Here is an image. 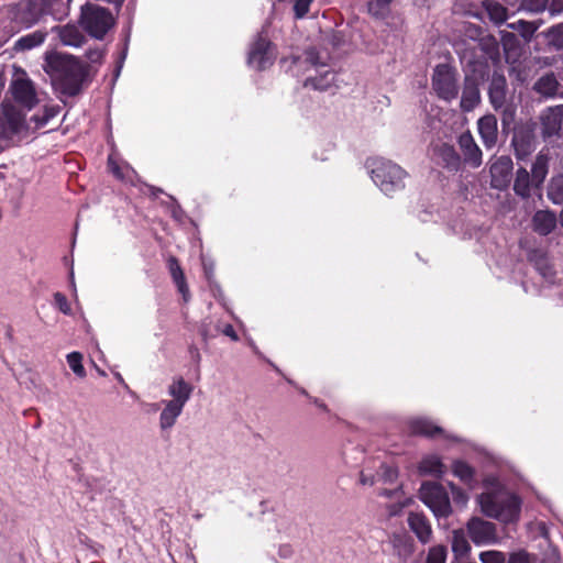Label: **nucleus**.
Returning a JSON list of instances; mask_svg holds the SVG:
<instances>
[{"instance_id": "1", "label": "nucleus", "mask_w": 563, "mask_h": 563, "mask_svg": "<svg viewBox=\"0 0 563 563\" xmlns=\"http://www.w3.org/2000/svg\"><path fill=\"white\" fill-rule=\"evenodd\" d=\"M43 69L49 75L52 81L59 85L62 91L69 96L80 92L90 71V67L78 58L56 52L46 54Z\"/></svg>"}, {"instance_id": "2", "label": "nucleus", "mask_w": 563, "mask_h": 563, "mask_svg": "<svg viewBox=\"0 0 563 563\" xmlns=\"http://www.w3.org/2000/svg\"><path fill=\"white\" fill-rule=\"evenodd\" d=\"M481 511L504 523L516 522L520 517L521 500L507 490H492L478 495Z\"/></svg>"}, {"instance_id": "3", "label": "nucleus", "mask_w": 563, "mask_h": 563, "mask_svg": "<svg viewBox=\"0 0 563 563\" xmlns=\"http://www.w3.org/2000/svg\"><path fill=\"white\" fill-rule=\"evenodd\" d=\"M407 173L397 164L383 158L375 159L372 179L386 195H391L405 187Z\"/></svg>"}, {"instance_id": "4", "label": "nucleus", "mask_w": 563, "mask_h": 563, "mask_svg": "<svg viewBox=\"0 0 563 563\" xmlns=\"http://www.w3.org/2000/svg\"><path fill=\"white\" fill-rule=\"evenodd\" d=\"M80 24L89 35L101 40L113 26L114 19L106 8L93 3H86L81 8Z\"/></svg>"}, {"instance_id": "5", "label": "nucleus", "mask_w": 563, "mask_h": 563, "mask_svg": "<svg viewBox=\"0 0 563 563\" xmlns=\"http://www.w3.org/2000/svg\"><path fill=\"white\" fill-rule=\"evenodd\" d=\"M488 97L492 107L496 111L501 112L503 124H509L515 119L516 109L511 103L508 102L507 80L501 73H493L488 88Z\"/></svg>"}, {"instance_id": "6", "label": "nucleus", "mask_w": 563, "mask_h": 563, "mask_svg": "<svg viewBox=\"0 0 563 563\" xmlns=\"http://www.w3.org/2000/svg\"><path fill=\"white\" fill-rule=\"evenodd\" d=\"M420 499L430 508L435 517H449L452 507L445 488L439 483L426 482L419 490Z\"/></svg>"}, {"instance_id": "7", "label": "nucleus", "mask_w": 563, "mask_h": 563, "mask_svg": "<svg viewBox=\"0 0 563 563\" xmlns=\"http://www.w3.org/2000/svg\"><path fill=\"white\" fill-rule=\"evenodd\" d=\"M432 88L439 98L451 101L457 97V73L448 64H439L432 75Z\"/></svg>"}, {"instance_id": "8", "label": "nucleus", "mask_w": 563, "mask_h": 563, "mask_svg": "<svg viewBox=\"0 0 563 563\" xmlns=\"http://www.w3.org/2000/svg\"><path fill=\"white\" fill-rule=\"evenodd\" d=\"M24 123L25 113L10 100H3L0 112V140H12L21 132Z\"/></svg>"}, {"instance_id": "9", "label": "nucleus", "mask_w": 563, "mask_h": 563, "mask_svg": "<svg viewBox=\"0 0 563 563\" xmlns=\"http://www.w3.org/2000/svg\"><path fill=\"white\" fill-rule=\"evenodd\" d=\"M466 529L471 540L477 545L497 541L496 525L479 517H472Z\"/></svg>"}, {"instance_id": "10", "label": "nucleus", "mask_w": 563, "mask_h": 563, "mask_svg": "<svg viewBox=\"0 0 563 563\" xmlns=\"http://www.w3.org/2000/svg\"><path fill=\"white\" fill-rule=\"evenodd\" d=\"M514 164L509 156L503 155L496 157L490 166V185L498 190L506 189L511 180Z\"/></svg>"}, {"instance_id": "11", "label": "nucleus", "mask_w": 563, "mask_h": 563, "mask_svg": "<svg viewBox=\"0 0 563 563\" xmlns=\"http://www.w3.org/2000/svg\"><path fill=\"white\" fill-rule=\"evenodd\" d=\"M273 57L271 42L261 34L250 51L249 64L258 70L265 69L267 66L272 65Z\"/></svg>"}, {"instance_id": "12", "label": "nucleus", "mask_w": 563, "mask_h": 563, "mask_svg": "<svg viewBox=\"0 0 563 563\" xmlns=\"http://www.w3.org/2000/svg\"><path fill=\"white\" fill-rule=\"evenodd\" d=\"M457 144L462 153L463 162L472 168H477L483 163V153L470 131H465L457 137Z\"/></svg>"}, {"instance_id": "13", "label": "nucleus", "mask_w": 563, "mask_h": 563, "mask_svg": "<svg viewBox=\"0 0 563 563\" xmlns=\"http://www.w3.org/2000/svg\"><path fill=\"white\" fill-rule=\"evenodd\" d=\"M543 137L558 135L563 128V104L548 107L540 114Z\"/></svg>"}, {"instance_id": "14", "label": "nucleus", "mask_w": 563, "mask_h": 563, "mask_svg": "<svg viewBox=\"0 0 563 563\" xmlns=\"http://www.w3.org/2000/svg\"><path fill=\"white\" fill-rule=\"evenodd\" d=\"M10 91L16 103L31 110L35 106V89L30 79L16 78L10 85Z\"/></svg>"}, {"instance_id": "15", "label": "nucleus", "mask_w": 563, "mask_h": 563, "mask_svg": "<svg viewBox=\"0 0 563 563\" xmlns=\"http://www.w3.org/2000/svg\"><path fill=\"white\" fill-rule=\"evenodd\" d=\"M410 530L422 544L432 540L433 531L429 519L422 512L410 511L407 517Z\"/></svg>"}, {"instance_id": "16", "label": "nucleus", "mask_w": 563, "mask_h": 563, "mask_svg": "<svg viewBox=\"0 0 563 563\" xmlns=\"http://www.w3.org/2000/svg\"><path fill=\"white\" fill-rule=\"evenodd\" d=\"M388 543L393 549V555L400 562H406L415 552V541L406 532H395L390 534Z\"/></svg>"}, {"instance_id": "17", "label": "nucleus", "mask_w": 563, "mask_h": 563, "mask_svg": "<svg viewBox=\"0 0 563 563\" xmlns=\"http://www.w3.org/2000/svg\"><path fill=\"white\" fill-rule=\"evenodd\" d=\"M478 132L486 148H492L497 143V119L493 114L482 117L478 122Z\"/></svg>"}, {"instance_id": "18", "label": "nucleus", "mask_w": 563, "mask_h": 563, "mask_svg": "<svg viewBox=\"0 0 563 563\" xmlns=\"http://www.w3.org/2000/svg\"><path fill=\"white\" fill-rule=\"evenodd\" d=\"M562 88L553 73H547L539 77L533 84V90L544 98H555Z\"/></svg>"}, {"instance_id": "19", "label": "nucleus", "mask_w": 563, "mask_h": 563, "mask_svg": "<svg viewBox=\"0 0 563 563\" xmlns=\"http://www.w3.org/2000/svg\"><path fill=\"white\" fill-rule=\"evenodd\" d=\"M533 133L529 130H520L512 136L515 155L518 159H526L533 151Z\"/></svg>"}, {"instance_id": "20", "label": "nucleus", "mask_w": 563, "mask_h": 563, "mask_svg": "<svg viewBox=\"0 0 563 563\" xmlns=\"http://www.w3.org/2000/svg\"><path fill=\"white\" fill-rule=\"evenodd\" d=\"M481 101V93L477 81L474 78L466 77L461 97V108L463 111H472Z\"/></svg>"}, {"instance_id": "21", "label": "nucleus", "mask_w": 563, "mask_h": 563, "mask_svg": "<svg viewBox=\"0 0 563 563\" xmlns=\"http://www.w3.org/2000/svg\"><path fill=\"white\" fill-rule=\"evenodd\" d=\"M558 218L553 211L539 210L533 214L532 227L540 235L550 234L556 227Z\"/></svg>"}, {"instance_id": "22", "label": "nucleus", "mask_w": 563, "mask_h": 563, "mask_svg": "<svg viewBox=\"0 0 563 563\" xmlns=\"http://www.w3.org/2000/svg\"><path fill=\"white\" fill-rule=\"evenodd\" d=\"M192 390L194 387L189 383L183 377H178L168 386V395L172 397L169 401L185 407L186 402L191 397Z\"/></svg>"}, {"instance_id": "23", "label": "nucleus", "mask_w": 563, "mask_h": 563, "mask_svg": "<svg viewBox=\"0 0 563 563\" xmlns=\"http://www.w3.org/2000/svg\"><path fill=\"white\" fill-rule=\"evenodd\" d=\"M550 156L547 152L541 151L536 156L531 167V181L534 187L539 188L547 178L549 173Z\"/></svg>"}, {"instance_id": "24", "label": "nucleus", "mask_w": 563, "mask_h": 563, "mask_svg": "<svg viewBox=\"0 0 563 563\" xmlns=\"http://www.w3.org/2000/svg\"><path fill=\"white\" fill-rule=\"evenodd\" d=\"M163 404L164 409L159 416V427L162 430H168L175 426L177 418L183 412L184 407L169 400H164Z\"/></svg>"}, {"instance_id": "25", "label": "nucleus", "mask_w": 563, "mask_h": 563, "mask_svg": "<svg viewBox=\"0 0 563 563\" xmlns=\"http://www.w3.org/2000/svg\"><path fill=\"white\" fill-rule=\"evenodd\" d=\"M435 153L445 168L450 170H457L460 168L461 156L452 145L443 143L437 147Z\"/></svg>"}, {"instance_id": "26", "label": "nucleus", "mask_w": 563, "mask_h": 563, "mask_svg": "<svg viewBox=\"0 0 563 563\" xmlns=\"http://www.w3.org/2000/svg\"><path fill=\"white\" fill-rule=\"evenodd\" d=\"M168 268L174 283L177 286L178 291L183 295L184 301L188 302L190 299L189 288L185 279L184 272L176 257H169Z\"/></svg>"}, {"instance_id": "27", "label": "nucleus", "mask_w": 563, "mask_h": 563, "mask_svg": "<svg viewBox=\"0 0 563 563\" xmlns=\"http://www.w3.org/2000/svg\"><path fill=\"white\" fill-rule=\"evenodd\" d=\"M58 36L64 45L79 47L85 42V35L80 30L71 24L56 27Z\"/></svg>"}, {"instance_id": "28", "label": "nucleus", "mask_w": 563, "mask_h": 563, "mask_svg": "<svg viewBox=\"0 0 563 563\" xmlns=\"http://www.w3.org/2000/svg\"><path fill=\"white\" fill-rule=\"evenodd\" d=\"M534 185L531 181V175L525 167H520L516 172L514 181V191L521 198H529L531 196V187Z\"/></svg>"}, {"instance_id": "29", "label": "nucleus", "mask_w": 563, "mask_h": 563, "mask_svg": "<svg viewBox=\"0 0 563 563\" xmlns=\"http://www.w3.org/2000/svg\"><path fill=\"white\" fill-rule=\"evenodd\" d=\"M483 5L495 24L499 25L507 20V9L495 0H485Z\"/></svg>"}, {"instance_id": "30", "label": "nucleus", "mask_w": 563, "mask_h": 563, "mask_svg": "<svg viewBox=\"0 0 563 563\" xmlns=\"http://www.w3.org/2000/svg\"><path fill=\"white\" fill-rule=\"evenodd\" d=\"M334 81V74L330 70H325L320 76L309 77L305 80V87H311L314 90L325 91Z\"/></svg>"}, {"instance_id": "31", "label": "nucleus", "mask_w": 563, "mask_h": 563, "mask_svg": "<svg viewBox=\"0 0 563 563\" xmlns=\"http://www.w3.org/2000/svg\"><path fill=\"white\" fill-rule=\"evenodd\" d=\"M548 46L553 51L563 49V24H556L542 33Z\"/></svg>"}, {"instance_id": "32", "label": "nucleus", "mask_w": 563, "mask_h": 563, "mask_svg": "<svg viewBox=\"0 0 563 563\" xmlns=\"http://www.w3.org/2000/svg\"><path fill=\"white\" fill-rule=\"evenodd\" d=\"M452 551L456 556H464L471 551V545L463 530H454L452 533Z\"/></svg>"}, {"instance_id": "33", "label": "nucleus", "mask_w": 563, "mask_h": 563, "mask_svg": "<svg viewBox=\"0 0 563 563\" xmlns=\"http://www.w3.org/2000/svg\"><path fill=\"white\" fill-rule=\"evenodd\" d=\"M411 430L413 433L422 434L427 437H434L435 434L443 433V430L432 424V422L424 420V419H418L411 422Z\"/></svg>"}, {"instance_id": "34", "label": "nucleus", "mask_w": 563, "mask_h": 563, "mask_svg": "<svg viewBox=\"0 0 563 563\" xmlns=\"http://www.w3.org/2000/svg\"><path fill=\"white\" fill-rule=\"evenodd\" d=\"M443 464L437 456H428L420 462L419 471L426 475L439 476L443 473Z\"/></svg>"}, {"instance_id": "35", "label": "nucleus", "mask_w": 563, "mask_h": 563, "mask_svg": "<svg viewBox=\"0 0 563 563\" xmlns=\"http://www.w3.org/2000/svg\"><path fill=\"white\" fill-rule=\"evenodd\" d=\"M548 198L555 205L563 203V175H558L551 179Z\"/></svg>"}, {"instance_id": "36", "label": "nucleus", "mask_w": 563, "mask_h": 563, "mask_svg": "<svg viewBox=\"0 0 563 563\" xmlns=\"http://www.w3.org/2000/svg\"><path fill=\"white\" fill-rule=\"evenodd\" d=\"M536 26L537 25L526 20H519L517 22L508 24V27L514 31H517L526 42H530L532 40L536 33Z\"/></svg>"}, {"instance_id": "37", "label": "nucleus", "mask_w": 563, "mask_h": 563, "mask_svg": "<svg viewBox=\"0 0 563 563\" xmlns=\"http://www.w3.org/2000/svg\"><path fill=\"white\" fill-rule=\"evenodd\" d=\"M479 47L490 59L499 58V45L495 37L490 35L483 36L479 40Z\"/></svg>"}, {"instance_id": "38", "label": "nucleus", "mask_w": 563, "mask_h": 563, "mask_svg": "<svg viewBox=\"0 0 563 563\" xmlns=\"http://www.w3.org/2000/svg\"><path fill=\"white\" fill-rule=\"evenodd\" d=\"M393 0H371L368 12L376 19H384L389 13V5Z\"/></svg>"}, {"instance_id": "39", "label": "nucleus", "mask_w": 563, "mask_h": 563, "mask_svg": "<svg viewBox=\"0 0 563 563\" xmlns=\"http://www.w3.org/2000/svg\"><path fill=\"white\" fill-rule=\"evenodd\" d=\"M64 3L60 0H41L40 11L45 14H51L56 19H59L64 12Z\"/></svg>"}, {"instance_id": "40", "label": "nucleus", "mask_w": 563, "mask_h": 563, "mask_svg": "<svg viewBox=\"0 0 563 563\" xmlns=\"http://www.w3.org/2000/svg\"><path fill=\"white\" fill-rule=\"evenodd\" d=\"M550 0H521L518 11L528 13H541L548 5Z\"/></svg>"}, {"instance_id": "41", "label": "nucleus", "mask_w": 563, "mask_h": 563, "mask_svg": "<svg viewBox=\"0 0 563 563\" xmlns=\"http://www.w3.org/2000/svg\"><path fill=\"white\" fill-rule=\"evenodd\" d=\"M453 473L464 483H470L473 478V468L461 461L454 462L453 464Z\"/></svg>"}, {"instance_id": "42", "label": "nucleus", "mask_w": 563, "mask_h": 563, "mask_svg": "<svg viewBox=\"0 0 563 563\" xmlns=\"http://www.w3.org/2000/svg\"><path fill=\"white\" fill-rule=\"evenodd\" d=\"M82 355L79 352H71L67 355V363L71 371L79 377H85L86 372L82 366Z\"/></svg>"}, {"instance_id": "43", "label": "nucleus", "mask_w": 563, "mask_h": 563, "mask_svg": "<svg viewBox=\"0 0 563 563\" xmlns=\"http://www.w3.org/2000/svg\"><path fill=\"white\" fill-rule=\"evenodd\" d=\"M445 548L443 545H435L429 550L426 563H445Z\"/></svg>"}, {"instance_id": "44", "label": "nucleus", "mask_w": 563, "mask_h": 563, "mask_svg": "<svg viewBox=\"0 0 563 563\" xmlns=\"http://www.w3.org/2000/svg\"><path fill=\"white\" fill-rule=\"evenodd\" d=\"M303 56L305 60L312 66H325L327 57L321 55L314 47L306 49Z\"/></svg>"}, {"instance_id": "45", "label": "nucleus", "mask_w": 563, "mask_h": 563, "mask_svg": "<svg viewBox=\"0 0 563 563\" xmlns=\"http://www.w3.org/2000/svg\"><path fill=\"white\" fill-rule=\"evenodd\" d=\"M482 563H506V555L499 551H485L479 554Z\"/></svg>"}, {"instance_id": "46", "label": "nucleus", "mask_w": 563, "mask_h": 563, "mask_svg": "<svg viewBox=\"0 0 563 563\" xmlns=\"http://www.w3.org/2000/svg\"><path fill=\"white\" fill-rule=\"evenodd\" d=\"M59 113V108L58 107H47L45 106L44 107V115L43 118H38L37 117V129H40L41 126L45 125L46 123L49 122V120L56 118Z\"/></svg>"}, {"instance_id": "47", "label": "nucleus", "mask_w": 563, "mask_h": 563, "mask_svg": "<svg viewBox=\"0 0 563 563\" xmlns=\"http://www.w3.org/2000/svg\"><path fill=\"white\" fill-rule=\"evenodd\" d=\"M15 49H32L35 47V33L20 37L14 45Z\"/></svg>"}, {"instance_id": "48", "label": "nucleus", "mask_w": 563, "mask_h": 563, "mask_svg": "<svg viewBox=\"0 0 563 563\" xmlns=\"http://www.w3.org/2000/svg\"><path fill=\"white\" fill-rule=\"evenodd\" d=\"M534 558L526 551H518L510 554L507 563H533Z\"/></svg>"}, {"instance_id": "49", "label": "nucleus", "mask_w": 563, "mask_h": 563, "mask_svg": "<svg viewBox=\"0 0 563 563\" xmlns=\"http://www.w3.org/2000/svg\"><path fill=\"white\" fill-rule=\"evenodd\" d=\"M378 476L385 483H393L397 478V471L387 464H382Z\"/></svg>"}, {"instance_id": "50", "label": "nucleus", "mask_w": 563, "mask_h": 563, "mask_svg": "<svg viewBox=\"0 0 563 563\" xmlns=\"http://www.w3.org/2000/svg\"><path fill=\"white\" fill-rule=\"evenodd\" d=\"M312 0H296L294 5L295 15L297 19H302L309 11Z\"/></svg>"}, {"instance_id": "51", "label": "nucleus", "mask_w": 563, "mask_h": 563, "mask_svg": "<svg viewBox=\"0 0 563 563\" xmlns=\"http://www.w3.org/2000/svg\"><path fill=\"white\" fill-rule=\"evenodd\" d=\"M501 43L505 51L512 48L517 44V37L514 33L501 31Z\"/></svg>"}, {"instance_id": "52", "label": "nucleus", "mask_w": 563, "mask_h": 563, "mask_svg": "<svg viewBox=\"0 0 563 563\" xmlns=\"http://www.w3.org/2000/svg\"><path fill=\"white\" fill-rule=\"evenodd\" d=\"M54 298H55V303L59 308V310L66 314L69 313L70 307L68 305L66 297L59 292H56Z\"/></svg>"}, {"instance_id": "53", "label": "nucleus", "mask_w": 563, "mask_h": 563, "mask_svg": "<svg viewBox=\"0 0 563 563\" xmlns=\"http://www.w3.org/2000/svg\"><path fill=\"white\" fill-rule=\"evenodd\" d=\"M86 56L91 63H101L103 58V51L99 47L91 48L86 53Z\"/></svg>"}, {"instance_id": "54", "label": "nucleus", "mask_w": 563, "mask_h": 563, "mask_svg": "<svg viewBox=\"0 0 563 563\" xmlns=\"http://www.w3.org/2000/svg\"><path fill=\"white\" fill-rule=\"evenodd\" d=\"M451 489L454 501L461 505H465L468 499L466 494L462 492L460 488L455 487L453 484H451Z\"/></svg>"}, {"instance_id": "55", "label": "nucleus", "mask_w": 563, "mask_h": 563, "mask_svg": "<svg viewBox=\"0 0 563 563\" xmlns=\"http://www.w3.org/2000/svg\"><path fill=\"white\" fill-rule=\"evenodd\" d=\"M541 563H560L559 554L554 550L549 551L544 553Z\"/></svg>"}, {"instance_id": "56", "label": "nucleus", "mask_w": 563, "mask_h": 563, "mask_svg": "<svg viewBox=\"0 0 563 563\" xmlns=\"http://www.w3.org/2000/svg\"><path fill=\"white\" fill-rule=\"evenodd\" d=\"M360 483L362 485H369V486H372L375 483V476L373 474H367L364 471H362L361 474H360Z\"/></svg>"}, {"instance_id": "57", "label": "nucleus", "mask_w": 563, "mask_h": 563, "mask_svg": "<svg viewBox=\"0 0 563 563\" xmlns=\"http://www.w3.org/2000/svg\"><path fill=\"white\" fill-rule=\"evenodd\" d=\"M109 168L117 177H122L120 167L111 158H109Z\"/></svg>"}, {"instance_id": "58", "label": "nucleus", "mask_w": 563, "mask_h": 563, "mask_svg": "<svg viewBox=\"0 0 563 563\" xmlns=\"http://www.w3.org/2000/svg\"><path fill=\"white\" fill-rule=\"evenodd\" d=\"M223 333L230 338H232L233 340H238V335L233 329L232 325L228 324L224 330H223Z\"/></svg>"}, {"instance_id": "59", "label": "nucleus", "mask_w": 563, "mask_h": 563, "mask_svg": "<svg viewBox=\"0 0 563 563\" xmlns=\"http://www.w3.org/2000/svg\"><path fill=\"white\" fill-rule=\"evenodd\" d=\"M400 509H397V508H394V509H389V515L390 516H397L399 514Z\"/></svg>"}, {"instance_id": "60", "label": "nucleus", "mask_w": 563, "mask_h": 563, "mask_svg": "<svg viewBox=\"0 0 563 563\" xmlns=\"http://www.w3.org/2000/svg\"><path fill=\"white\" fill-rule=\"evenodd\" d=\"M530 23H532V24L537 25V26H536V31H537V30L541 26L542 21H541V20H539V21H530Z\"/></svg>"}, {"instance_id": "61", "label": "nucleus", "mask_w": 563, "mask_h": 563, "mask_svg": "<svg viewBox=\"0 0 563 563\" xmlns=\"http://www.w3.org/2000/svg\"><path fill=\"white\" fill-rule=\"evenodd\" d=\"M550 11L552 13L559 12L560 10L554 7V1L550 4Z\"/></svg>"}, {"instance_id": "62", "label": "nucleus", "mask_w": 563, "mask_h": 563, "mask_svg": "<svg viewBox=\"0 0 563 563\" xmlns=\"http://www.w3.org/2000/svg\"><path fill=\"white\" fill-rule=\"evenodd\" d=\"M195 360H197V361L200 360V354L197 349H195Z\"/></svg>"}, {"instance_id": "63", "label": "nucleus", "mask_w": 563, "mask_h": 563, "mask_svg": "<svg viewBox=\"0 0 563 563\" xmlns=\"http://www.w3.org/2000/svg\"><path fill=\"white\" fill-rule=\"evenodd\" d=\"M43 40H44L43 36L37 34V40H36L37 45L41 44L43 42Z\"/></svg>"}, {"instance_id": "64", "label": "nucleus", "mask_w": 563, "mask_h": 563, "mask_svg": "<svg viewBox=\"0 0 563 563\" xmlns=\"http://www.w3.org/2000/svg\"><path fill=\"white\" fill-rule=\"evenodd\" d=\"M382 494L385 495V496H390V492H388V490H383Z\"/></svg>"}]
</instances>
